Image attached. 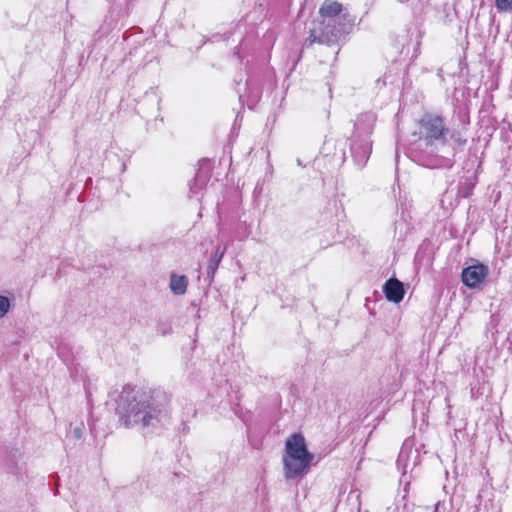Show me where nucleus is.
Returning a JSON list of instances; mask_svg holds the SVG:
<instances>
[{"instance_id": "7", "label": "nucleus", "mask_w": 512, "mask_h": 512, "mask_svg": "<svg viewBox=\"0 0 512 512\" xmlns=\"http://www.w3.org/2000/svg\"><path fill=\"white\" fill-rule=\"evenodd\" d=\"M383 292L386 298L394 303H399L405 294L402 282L396 278H390L386 281L383 286Z\"/></svg>"}, {"instance_id": "5", "label": "nucleus", "mask_w": 512, "mask_h": 512, "mask_svg": "<svg viewBox=\"0 0 512 512\" xmlns=\"http://www.w3.org/2000/svg\"><path fill=\"white\" fill-rule=\"evenodd\" d=\"M471 262V265L462 270L461 279L465 286L475 289L485 283L489 274V267L474 259Z\"/></svg>"}, {"instance_id": "12", "label": "nucleus", "mask_w": 512, "mask_h": 512, "mask_svg": "<svg viewBox=\"0 0 512 512\" xmlns=\"http://www.w3.org/2000/svg\"><path fill=\"white\" fill-rule=\"evenodd\" d=\"M451 139L454 141L455 145L463 146L466 143V139L463 138L460 132L454 131L451 134Z\"/></svg>"}, {"instance_id": "8", "label": "nucleus", "mask_w": 512, "mask_h": 512, "mask_svg": "<svg viewBox=\"0 0 512 512\" xmlns=\"http://www.w3.org/2000/svg\"><path fill=\"white\" fill-rule=\"evenodd\" d=\"M188 279L186 276L172 274L170 277V289L175 295H183L187 290Z\"/></svg>"}, {"instance_id": "11", "label": "nucleus", "mask_w": 512, "mask_h": 512, "mask_svg": "<svg viewBox=\"0 0 512 512\" xmlns=\"http://www.w3.org/2000/svg\"><path fill=\"white\" fill-rule=\"evenodd\" d=\"M10 308V300L5 296L0 295V319L9 312Z\"/></svg>"}, {"instance_id": "2", "label": "nucleus", "mask_w": 512, "mask_h": 512, "mask_svg": "<svg viewBox=\"0 0 512 512\" xmlns=\"http://www.w3.org/2000/svg\"><path fill=\"white\" fill-rule=\"evenodd\" d=\"M314 455L307 449L305 438L300 433H295L285 442V454L283 456L284 472L287 479H294L305 475Z\"/></svg>"}, {"instance_id": "9", "label": "nucleus", "mask_w": 512, "mask_h": 512, "mask_svg": "<svg viewBox=\"0 0 512 512\" xmlns=\"http://www.w3.org/2000/svg\"><path fill=\"white\" fill-rule=\"evenodd\" d=\"M225 250L226 249H223L222 251H220L219 247H217L214 254L211 256V258L209 260L208 267H207V275L211 281L213 280L214 275L219 267V264L225 254Z\"/></svg>"}, {"instance_id": "3", "label": "nucleus", "mask_w": 512, "mask_h": 512, "mask_svg": "<svg viewBox=\"0 0 512 512\" xmlns=\"http://www.w3.org/2000/svg\"><path fill=\"white\" fill-rule=\"evenodd\" d=\"M318 25V28L311 30L309 37L305 40L306 46H311L314 42L335 44L343 34L349 33L353 20L350 15H345V18L333 17L329 24L319 19Z\"/></svg>"}, {"instance_id": "1", "label": "nucleus", "mask_w": 512, "mask_h": 512, "mask_svg": "<svg viewBox=\"0 0 512 512\" xmlns=\"http://www.w3.org/2000/svg\"><path fill=\"white\" fill-rule=\"evenodd\" d=\"M116 410L120 421L126 427L154 425L162 411L152 396L131 387L123 388Z\"/></svg>"}, {"instance_id": "10", "label": "nucleus", "mask_w": 512, "mask_h": 512, "mask_svg": "<svg viewBox=\"0 0 512 512\" xmlns=\"http://www.w3.org/2000/svg\"><path fill=\"white\" fill-rule=\"evenodd\" d=\"M495 6L499 12H512V0H495Z\"/></svg>"}, {"instance_id": "4", "label": "nucleus", "mask_w": 512, "mask_h": 512, "mask_svg": "<svg viewBox=\"0 0 512 512\" xmlns=\"http://www.w3.org/2000/svg\"><path fill=\"white\" fill-rule=\"evenodd\" d=\"M420 134L423 136L427 145H431L433 141H441L446 143V134L448 129L444 125L443 118L434 114H426L419 121Z\"/></svg>"}, {"instance_id": "14", "label": "nucleus", "mask_w": 512, "mask_h": 512, "mask_svg": "<svg viewBox=\"0 0 512 512\" xmlns=\"http://www.w3.org/2000/svg\"><path fill=\"white\" fill-rule=\"evenodd\" d=\"M439 503L436 504L434 512H438Z\"/></svg>"}, {"instance_id": "13", "label": "nucleus", "mask_w": 512, "mask_h": 512, "mask_svg": "<svg viewBox=\"0 0 512 512\" xmlns=\"http://www.w3.org/2000/svg\"><path fill=\"white\" fill-rule=\"evenodd\" d=\"M73 434H74V437L76 439H80L82 437V428L81 427H76L74 430H73Z\"/></svg>"}, {"instance_id": "6", "label": "nucleus", "mask_w": 512, "mask_h": 512, "mask_svg": "<svg viewBox=\"0 0 512 512\" xmlns=\"http://www.w3.org/2000/svg\"><path fill=\"white\" fill-rule=\"evenodd\" d=\"M345 15H350L348 10L337 1L325 0L319 9V19L326 21L328 24L333 17L345 18Z\"/></svg>"}]
</instances>
